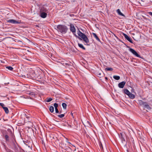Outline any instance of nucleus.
<instances>
[{"label": "nucleus", "mask_w": 152, "mask_h": 152, "mask_svg": "<svg viewBox=\"0 0 152 152\" xmlns=\"http://www.w3.org/2000/svg\"><path fill=\"white\" fill-rule=\"evenodd\" d=\"M3 109L5 111L6 113H9V110L7 107H3Z\"/></svg>", "instance_id": "5701e85b"}, {"label": "nucleus", "mask_w": 152, "mask_h": 152, "mask_svg": "<svg viewBox=\"0 0 152 152\" xmlns=\"http://www.w3.org/2000/svg\"><path fill=\"white\" fill-rule=\"evenodd\" d=\"M7 22L13 24L20 23V22L14 19H9L7 20Z\"/></svg>", "instance_id": "20e7f679"}, {"label": "nucleus", "mask_w": 152, "mask_h": 152, "mask_svg": "<svg viewBox=\"0 0 152 152\" xmlns=\"http://www.w3.org/2000/svg\"><path fill=\"white\" fill-rule=\"evenodd\" d=\"M142 106H143L144 107L147 109H149L150 108V107L149 105L146 102H145Z\"/></svg>", "instance_id": "ddd939ff"}, {"label": "nucleus", "mask_w": 152, "mask_h": 152, "mask_svg": "<svg viewBox=\"0 0 152 152\" xmlns=\"http://www.w3.org/2000/svg\"><path fill=\"white\" fill-rule=\"evenodd\" d=\"M8 132H9V134L12 136V139L11 143L12 146V148L14 150H18L17 147V144L15 140V138L14 137V135L13 134L12 131L10 129H7Z\"/></svg>", "instance_id": "f257e3e1"}, {"label": "nucleus", "mask_w": 152, "mask_h": 152, "mask_svg": "<svg viewBox=\"0 0 152 152\" xmlns=\"http://www.w3.org/2000/svg\"><path fill=\"white\" fill-rule=\"evenodd\" d=\"M7 152H10L7 151Z\"/></svg>", "instance_id": "ea45409f"}, {"label": "nucleus", "mask_w": 152, "mask_h": 152, "mask_svg": "<svg viewBox=\"0 0 152 152\" xmlns=\"http://www.w3.org/2000/svg\"><path fill=\"white\" fill-rule=\"evenodd\" d=\"M6 69H9V70H11V71H12V70L13 69V68L11 66H7V67H6Z\"/></svg>", "instance_id": "393cba45"}, {"label": "nucleus", "mask_w": 152, "mask_h": 152, "mask_svg": "<svg viewBox=\"0 0 152 152\" xmlns=\"http://www.w3.org/2000/svg\"><path fill=\"white\" fill-rule=\"evenodd\" d=\"M100 148L102 147V148H103L102 145L101 144V145H100Z\"/></svg>", "instance_id": "f704fd0d"}, {"label": "nucleus", "mask_w": 152, "mask_h": 152, "mask_svg": "<svg viewBox=\"0 0 152 152\" xmlns=\"http://www.w3.org/2000/svg\"><path fill=\"white\" fill-rule=\"evenodd\" d=\"M105 70L107 71H112L113 70V69L112 68L107 67L105 69Z\"/></svg>", "instance_id": "a878e982"}, {"label": "nucleus", "mask_w": 152, "mask_h": 152, "mask_svg": "<svg viewBox=\"0 0 152 152\" xmlns=\"http://www.w3.org/2000/svg\"><path fill=\"white\" fill-rule=\"evenodd\" d=\"M0 105L2 107L3 109V107H5L4 104L3 103H0Z\"/></svg>", "instance_id": "7c9ffc66"}, {"label": "nucleus", "mask_w": 152, "mask_h": 152, "mask_svg": "<svg viewBox=\"0 0 152 152\" xmlns=\"http://www.w3.org/2000/svg\"><path fill=\"white\" fill-rule=\"evenodd\" d=\"M116 12L118 13V14L119 15H120L122 16H124V15L122 13H121V12L119 9H118L117 10Z\"/></svg>", "instance_id": "dca6fc26"}, {"label": "nucleus", "mask_w": 152, "mask_h": 152, "mask_svg": "<svg viewBox=\"0 0 152 152\" xmlns=\"http://www.w3.org/2000/svg\"><path fill=\"white\" fill-rule=\"evenodd\" d=\"M78 45L79 47L80 48H82L84 50H85L86 48H85L83 46V45L82 44H80L79 43H78Z\"/></svg>", "instance_id": "a211bd4d"}, {"label": "nucleus", "mask_w": 152, "mask_h": 152, "mask_svg": "<svg viewBox=\"0 0 152 152\" xmlns=\"http://www.w3.org/2000/svg\"><path fill=\"white\" fill-rule=\"evenodd\" d=\"M55 112H56V113H61V112H60V113H59V111L58 110V108H55Z\"/></svg>", "instance_id": "c756f323"}, {"label": "nucleus", "mask_w": 152, "mask_h": 152, "mask_svg": "<svg viewBox=\"0 0 152 152\" xmlns=\"http://www.w3.org/2000/svg\"><path fill=\"white\" fill-rule=\"evenodd\" d=\"M129 51L136 56L139 57H140V55H139L136 52V51L133 49L130 48L129 49Z\"/></svg>", "instance_id": "39448f33"}, {"label": "nucleus", "mask_w": 152, "mask_h": 152, "mask_svg": "<svg viewBox=\"0 0 152 152\" xmlns=\"http://www.w3.org/2000/svg\"><path fill=\"white\" fill-rule=\"evenodd\" d=\"M128 96L131 99H133L135 97V95L131 93H130Z\"/></svg>", "instance_id": "4468645a"}, {"label": "nucleus", "mask_w": 152, "mask_h": 152, "mask_svg": "<svg viewBox=\"0 0 152 152\" xmlns=\"http://www.w3.org/2000/svg\"><path fill=\"white\" fill-rule=\"evenodd\" d=\"M40 12L47 13L48 12V10L44 7H42L40 10Z\"/></svg>", "instance_id": "9b49d317"}, {"label": "nucleus", "mask_w": 152, "mask_h": 152, "mask_svg": "<svg viewBox=\"0 0 152 152\" xmlns=\"http://www.w3.org/2000/svg\"><path fill=\"white\" fill-rule=\"evenodd\" d=\"M148 14L152 16V12H149Z\"/></svg>", "instance_id": "2f4dec72"}, {"label": "nucleus", "mask_w": 152, "mask_h": 152, "mask_svg": "<svg viewBox=\"0 0 152 152\" xmlns=\"http://www.w3.org/2000/svg\"><path fill=\"white\" fill-rule=\"evenodd\" d=\"M58 31L62 34H65L67 31L68 28L67 26L64 25H58L56 26Z\"/></svg>", "instance_id": "7ed1b4c3"}, {"label": "nucleus", "mask_w": 152, "mask_h": 152, "mask_svg": "<svg viewBox=\"0 0 152 152\" xmlns=\"http://www.w3.org/2000/svg\"><path fill=\"white\" fill-rule=\"evenodd\" d=\"M70 16H73L74 15L73 14L70 15Z\"/></svg>", "instance_id": "c9c22d12"}, {"label": "nucleus", "mask_w": 152, "mask_h": 152, "mask_svg": "<svg viewBox=\"0 0 152 152\" xmlns=\"http://www.w3.org/2000/svg\"><path fill=\"white\" fill-rule=\"evenodd\" d=\"M120 138L121 140L122 143L124 144V146H126V142L125 141V140L124 139L122 134L121 133V136Z\"/></svg>", "instance_id": "0eeeda50"}, {"label": "nucleus", "mask_w": 152, "mask_h": 152, "mask_svg": "<svg viewBox=\"0 0 152 152\" xmlns=\"http://www.w3.org/2000/svg\"><path fill=\"white\" fill-rule=\"evenodd\" d=\"M65 115V114H61L60 115H58V116L60 118H62L64 117Z\"/></svg>", "instance_id": "cd10ccee"}, {"label": "nucleus", "mask_w": 152, "mask_h": 152, "mask_svg": "<svg viewBox=\"0 0 152 152\" xmlns=\"http://www.w3.org/2000/svg\"><path fill=\"white\" fill-rule=\"evenodd\" d=\"M8 133H6V134L4 136L5 139L7 142H9L10 141L9 137L8 135Z\"/></svg>", "instance_id": "f8f14e48"}, {"label": "nucleus", "mask_w": 152, "mask_h": 152, "mask_svg": "<svg viewBox=\"0 0 152 152\" xmlns=\"http://www.w3.org/2000/svg\"><path fill=\"white\" fill-rule=\"evenodd\" d=\"M97 74L99 76H100L101 75V73H99L98 74Z\"/></svg>", "instance_id": "473e14b6"}, {"label": "nucleus", "mask_w": 152, "mask_h": 152, "mask_svg": "<svg viewBox=\"0 0 152 152\" xmlns=\"http://www.w3.org/2000/svg\"><path fill=\"white\" fill-rule=\"evenodd\" d=\"M70 31L73 33H75L76 32L75 28L72 24H71L70 25Z\"/></svg>", "instance_id": "6e6552de"}, {"label": "nucleus", "mask_w": 152, "mask_h": 152, "mask_svg": "<svg viewBox=\"0 0 152 152\" xmlns=\"http://www.w3.org/2000/svg\"><path fill=\"white\" fill-rule=\"evenodd\" d=\"M77 34L79 36L76 34H75V35L76 37L78 38L80 40H82L81 39L82 38L86 44L89 43V39L84 34L81 32L79 30L77 31Z\"/></svg>", "instance_id": "f03ea898"}, {"label": "nucleus", "mask_w": 152, "mask_h": 152, "mask_svg": "<svg viewBox=\"0 0 152 152\" xmlns=\"http://www.w3.org/2000/svg\"><path fill=\"white\" fill-rule=\"evenodd\" d=\"M92 34L94 37L98 41L100 42V39L98 37L96 34L95 33H93Z\"/></svg>", "instance_id": "2eb2a0df"}, {"label": "nucleus", "mask_w": 152, "mask_h": 152, "mask_svg": "<svg viewBox=\"0 0 152 152\" xmlns=\"http://www.w3.org/2000/svg\"><path fill=\"white\" fill-rule=\"evenodd\" d=\"M52 100V99L51 98H47L46 100V102H49Z\"/></svg>", "instance_id": "bb28decb"}, {"label": "nucleus", "mask_w": 152, "mask_h": 152, "mask_svg": "<svg viewBox=\"0 0 152 152\" xmlns=\"http://www.w3.org/2000/svg\"><path fill=\"white\" fill-rule=\"evenodd\" d=\"M30 96H31L32 97H34L35 94L34 92H31L28 93Z\"/></svg>", "instance_id": "4be33fe9"}, {"label": "nucleus", "mask_w": 152, "mask_h": 152, "mask_svg": "<svg viewBox=\"0 0 152 152\" xmlns=\"http://www.w3.org/2000/svg\"><path fill=\"white\" fill-rule=\"evenodd\" d=\"M113 78L116 80H118L120 79V77L117 75H114L113 76Z\"/></svg>", "instance_id": "412c9836"}, {"label": "nucleus", "mask_w": 152, "mask_h": 152, "mask_svg": "<svg viewBox=\"0 0 152 152\" xmlns=\"http://www.w3.org/2000/svg\"><path fill=\"white\" fill-rule=\"evenodd\" d=\"M125 84L126 82L124 81H123L121 82L118 84V87L120 88H123L124 87Z\"/></svg>", "instance_id": "1a4fd4ad"}, {"label": "nucleus", "mask_w": 152, "mask_h": 152, "mask_svg": "<svg viewBox=\"0 0 152 152\" xmlns=\"http://www.w3.org/2000/svg\"><path fill=\"white\" fill-rule=\"evenodd\" d=\"M62 105L64 109H66V108L67 105L65 103H63L62 104Z\"/></svg>", "instance_id": "b1692460"}, {"label": "nucleus", "mask_w": 152, "mask_h": 152, "mask_svg": "<svg viewBox=\"0 0 152 152\" xmlns=\"http://www.w3.org/2000/svg\"><path fill=\"white\" fill-rule=\"evenodd\" d=\"M123 35L124 36L125 38L128 41H129L130 43H133L131 39L127 34L124 33H123Z\"/></svg>", "instance_id": "423d86ee"}, {"label": "nucleus", "mask_w": 152, "mask_h": 152, "mask_svg": "<svg viewBox=\"0 0 152 152\" xmlns=\"http://www.w3.org/2000/svg\"><path fill=\"white\" fill-rule=\"evenodd\" d=\"M69 126L70 127H72V126H71V125H70V126Z\"/></svg>", "instance_id": "4c0bfd02"}, {"label": "nucleus", "mask_w": 152, "mask_h": 152, "mask_svg": "<svg viewBox=\"0 0 152 152\" xmlns=\"http://www.w3.org/2000/svg\"><path fill=\"white\" fill-rule=\"evenodd\" d=\"M145 102H144L141 100H139L138 101V104L140 106H142Z\"/></svg>", "instance_id": "f3484780"}, {"label": "nucleus", "mask_w": 152, "mask_h": 152, "mask_svg": "<svg viewBox=\"0 0 152 152\" xmlns=\"http://www.w3.org/2000/svg\"><path fill=\"white\" fill-rule=\"evenodd\" d=\"M71 114H72V115H73V114H72V113H71Z\"/></svg>", "instance_id": "58836bf2"}, {"label": "nucleus", "mask_w": 152, "mask_h": 152, "mask_svg": "<svg viewBox=\"0 0 152 152\" xmlns=\"http://www.w3.org/2000/svg\"><path fill=\"white\" fill-rule=\"evenodd\" d=\"M105 78L106 79H107V77H105Z\"/></svg>", "instance_id": "e433bc0d"}, {"label": "nucleus", "mask_w": 152, "mask_h": 152, "mask_svg": "<svg viewBox=\"0 0 152 152\" xmlns=\"http://www.w3.org/2000/svg\"><path fill=\"white\" fill-rule=\"evenodd\" d=\"M47 14V13L44 12H40V16L42 18H45L46 17Z\"/></svg>", "instance_id": "9d476101"}, {"label": "nucleus", "mask_w": 152, "mask_h": 152, "mask_svg": "<svg viewBox=\"0 0 152 152\" xmlns=\"http://www.w3.org/2000/svg\"><path fill=\"white\" fill-rule=\"evenodd\" d=\"M49 110L51 113H53L54 111V108L52 106H50L49 108Z\"/></svg>", "instance_id": "aec40b11"}, {"label": "nucleus", "mask_w": 152, "mask_h": 152, "mask_svg": "<svg viewBox=\"0 0 152 152\" xmlns=\"http://www.w3.org/2000/svg\"><path fill=\"white\" fill-rule=\"evenodd\" d=\"M124 91V93L127 95H128L130 93L129 91L127 89H125Z\"/></svg>", "instance_id": "6ab92c4d"}, {"label": "nucleus", "mask_w": 152, "mask_h": 152, "mask_svg": "<svg viewBox=\"0 0 152 152\" xmlns=\"http://www.w3.org/2000/svg\"><path fill=\"white\" fill-rule=\"evenodd\" d=\"M54 106L55 108H58V104L56 103H55L54 104Z\"/></svg>", "instance_id": "c85d7f7f"}, {"label": "nucleus", "mask_w": 152, "mask_h": 152, "mask_svg": "<svg viewBox=\"0 0 152 152\" xmlns=\"http://www.w3.org/2000/svg\"><path fill=\"white\" fill-rule=\"evenodd\" d=\"M65 64L66 65H68V66L69 65V64L68 63H65Z\"/></svg>", "instance_id": "72a5a7b5"}]
</instances>
